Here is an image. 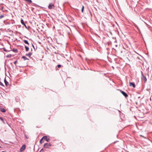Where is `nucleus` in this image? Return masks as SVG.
Wrapping results in <instances>:
<instances>
[{"label":"nucleus","mask_w":152,"mask_h":152,"mask_svg":"<svg viewBox=\"0 0 152 152\" xmlns=\"http://www.w3.org/2000/svg\"><path fill=\"white\" fill-rule=\"evenodd\" d=\"M141 72L142 74L141 79L142 80L144 81V83H145L147 81V78L146 77L143 75V72L142 71Z\"/></svg>","instance_id":"f257e3e1"},{"label":"nucleus","mask_w":152,"mask_h":152,"mask_svg":"<svg viewBox=\"0 0 152 152\" xmlns=\"http://www.w3.org/2000/svg\"><path fill=\"white\" fill-rule=\"evenodd\" d=\"M52 145L50 143H45L44 145V147L46 148H48L50 147Z\"/></svg>","instance_id":"f03ea898"},{"label":"nucleus","mask_w":152,"mask_h":152,"mask_svg":"<svg viewBox=\"0 0 152 152\" xmlns=\"http://www.w3.org/2000/svg\"><path fill=\"white\" fill-rule=\"evenodd\" d=\"M55 7V5L52 3H50L48 6V8L50 9H54Z\"/></svg>","instance_id":"7ed1b4c3"},{"label":"nucleus","mask_w":152,"mask_h":152,"mask_svg":"<svg viewBox=\"0 0 152 152\" xmlns=\"http://www.w3.org/2000/svg\"><path fill=\"white\" fill-rule=\"evenodd\" d=\"M119 90L120 91L121 93L126 98L128 97V95L125 92L122 91L121 90Z\"/></svg>","instance_id":"20e7f679"},{"label":"nucleus","mask_w":152,"mask_h":152,"mask_svg":"<svg viewBox=\"0 0 152 152\" xmlns=\"http://www.w3.org/2000/svg\"><path fill=\"white\" fill-rule=\"evenodd\" d=\"M129 86H132L134 88H135L136 87L135 85L134 82H129Z\"/></svg>","instance_id":"39448f33"},{"label":"nucleus","mask_w":152,"mask_h":152,"mask_svg":"<svg viewBox=\"0 0 152 152\" xmlns=\"http://www.w3.org/2000/svg\"><path fill=\"white\" fill-rule=\"evenodd\" d=\"M43 138L44 139V140H45L48 142H49L50 140V139L48 138L47 136H43Z\"/></svg>","instance_id":"423d86ee"},{"label":"nucleus","mask_w":152,"mask_h":152,"mask_svg":"<svg viewBox=\"0 0 152 152\" xmlns=\"http://www.w3.org/2000/svg\"><path fill=\"white\" fill-rule=\"evenodd\" d=\"M26 148V145H23L21 147L20 149V151H23Z\"/></svg>","instance_id":"0eeeda50"},{"label":"nucleus","mask_w":152,"mask_h":152,"mask_svg":"<svg viewBox=\"0 0 152 152\" xmlns=\"http://www.w3.org/2000/svg\"><path fill=\"white\" fill-rule=\"evenodd\" d=\"M4 82L6 86L7 87H8L9 85V83L7 81L6 78H5L4 79Z\"/></svg>","instance_id":"6e6552de"},{"label":"nucleus","mask_w":152,"mask_h":152,"mask_svg":"<svg viewBox=\"0 0 152 152\" xmlns=\"http://www.w3.org/2000/svg\"><path fill=\"white\" fill-rule=\"evenodd\" d=\"M21 23L26 28H27L26 25L24 21L22 19H21Z\"/></svg>","instance_id":"1a4fd4ad"},{"label":"nucleus","mask_w":152,"mask_h":152,"mask_svg":"<svg viewBox=\"0 0 152 152\" xmlns=\"http://www.w3.org/2000/svg\"><path fill=\"white\" fill-rule=\"evenodd\" d=\"M0 119L4 124H6V123L7 122L6 120H4V119H3V118H2L0 117Z\"/></svg>","instance_id":"9d476101"},{"label":"nucleus","mask_w":152,"mask_h":152,"mask_svg":"<svg viewBox=\"0 0 152 152\" xmlns=\"http://www.w3.org/2000/svg\"><path fill=\"white\" fill-rule=\"evenodd\" d=\"M24 1H26L28 4L31 3L32 2L31 0H24Z\"/></svg>","instance_id":"9b49d317"},{"label":"nucleus","mask_w":152,"mask_h":152,"mask_svg":"<svg viewBox=\"0 0 152 152\" xmlns=\"http://www.w3.org/2000/svg\"><path fill=\"white\" fill-rule=\"evenodd\" d=\"M32 54V53H28L26 54V56L30 57Z\"/></svg>","instance_id":"f8f14e48"},{"label":"nucleus","mask_w":152,"mask_h":152,"mask_svg":"<svg viewBox=\"0 0 152 152\" xmlns=\"http://www.w3.org/2000/svg\"><path fill=\"white\" fill-rule=\"evenodd\" d=\"M0 110L3 113H4L6 111L5 109L4 108H0Z\"/></svg>","instance_id":"ddd939ff"},{"label":"nucleus","mask_w":152,"mask_h":152,"mask_svg":"<svg viewBox=\"0 0 152 152\" xmlns=\"http://www.w3.org/2000/svg\"><path fill=\"white\" fill-rule=\"evenodd\" d=\"M44 139L43 138V137L40 140V144H42V143H43L44 142Z\"/></svg>","instance_id":"4468645a"},{"label":"nucleus","mask_w":152,"mask_h":152,"mask_svg":"<svg viewBox=\"0 0 152 152\" xmlns=\"http://www.w3.org/2000/svg\"><path fill=\"white\" fill-rule=\"evenodd\" d=\"M25 48L26 49V52H27L29 50V48L28 47L26 46V45H25Z\"/></svg>","instance_id":"2eb2a0df"},{"label":"nucleus","mask_w":152,"mask_h":152,"mask_svg":"<svg viewBox=\"0 0 152 152\" xmlns=\"http://www.w3.org/2000/svg\"><path fill=\"white\" fill-rule=\"evenodd\" d=\"M23 41L24 43H25V44H28V45H29V43L27 40H24Z\"/></svg>","instance_id":"dca6fc26"},{"label":"nucleus","mask_w":152,"mask_h":152,"mask_svg":"<svg viewBox=\"0 0 152 152\" xmlns=\"http://www.w3.org/2000/svg\"><path fill=\"white\" fill-rule=\"evenodd\" d=\"M22 58L24 60H28V59L26 57L24 56H22Z\"/></svg>","instance_id":"f3484780"},{"label":"nucleus","mask_w":152,"mask_h":152,"mask_svg":"<svg viewBox=\"0 0 152 152\" xmlns=\"http://www.w3.org/2000/svg\"><path fill=\"white\" fill-rule=\"evenodd\" d=\"M120 53H121V55L122 56H124V54H123V51H121L120 52Z\"/></svg>","instance_id":"a211bd4d"},{"label":"nucleus","mask_w":152,"mask_h":152,"mask_svg":"<svg viewBox=\"0 0 152 152\" xmlns=\"http://www.w3.org/2000/svg\"><path fill=\"white\" fill-rule=\"evenodd\" d=\"M11 54H9L6 56V57L7 58H11Z\"/></svg>","instance_id":"6ab92c4d"},{"label":"nucleus","mask_w":152,"mask_h":152,"mask_svg":"<svg viewBox=\"0 0 152 152\" xmlns=\"http://www.w3.org/2000/svg\"><path fill=\"white\" fill-rule=\"evenodd\" d=\"M84 6H82V9H81V12L83 13V12L84 11Z\"/></svg>","instance_id":"aec40b11"},{"label":"nucleus","mask_w":152,"mask_h":152,"mask_svg":"<svg viewBox=\"0 0 152 152\" xmlns=\"http://www.w3.org/2000/svg\"><path fill=\"white\" fill-rule=\"evenodd\" d=\"M13 50L14 52H17L18 51V50L17 49H13Z\"/></svg>","instance_id":"412c9836"},{"label":"nucleus","mask_w":152,"mask_h":152,"mask_svg":"<svg viewBox=\"0 0 152 152\" xmlns=\"http://www.w3.org/2000/svg\"><path fill=\"white\" fill-rule=\"evenodd\" d=\"M0 85L1 86H4V84L1 82H0Z\"/></svg>","instance_id":"4be33fe9"},{"label":"nucleus","mask_w":152,"mask_h":152,"mask_svg":"<svg viewBox=\"0 0 152 152\" xmlns=\"http://www.w3.org/2000/svg\"><path fill=\"white\" fill-rule=\"evenodd\" d=\"M4 17V15H1L0 16V19Z\"/></svg>","instance_id":"5701e85b"},{"label":"nucleus","mask_w":152,"mask_h":152,"mask_svg":"<svg viewBox=\"0 0 152 152\" xmlns=\"http://www.w3.org/2000/svg\"><path fill=\"white\" fill-rule=\"evenodd\" d=\"M57 66L58 68H60L61 67V65L60 64H58L57 65Z\"/></svg>","instance_id":"b1692460"},{"label":"nucleus","mask_w":152,"mask_h":152,"mask_svg":"<svg viewBox=\"0 0 152 152\" xmlns=\"http://www.w3.org/2000/svg\"><path fill=\"white\" fill-rule=\"evenodd\" d=\"M17 62V60H16V61H15L14 62V63L15 64H16Z\"/></svg>","instance_id":"393cba45"},{"label":"nucleus","mask_w":152,"mask_h":152,"mask_svg":"<svg viewBox=\"0 0 152 152\" xmlns=\"http://www.w3.org/2000/svg\"><path fill=\"white\" fill-rule=\"evenodd\" d=\"M39 152H43V149H42Z\"/></svg>","instance_id":"a878e982"},{"label":"nucleus","mask_w":152,"mask_h":152,"mask_svg":"<svg viewBox=\"0 0 152 152\" xmlns=\"http://www.w3.org/2000/svg\"><path fill=\"white\" fill-rule=\"evenodd\" d=\"M90 14H91V16H92V13H91V12L90 11Z\"/></svg>","instance_id":"bb28decb"},{"label":"nucleus","mask_w":152,"mask_h":152,"mask_svg":"<svg viewBox=\"0 0 152 152\" xmlns=\"http://www.w3.org/2000/svg\"><path fill=\"white\" fill-rule=\"evenodd\" d=\"M32 46L33 47H34V45H33V44H32Z\"/></svg>","instance_id":"cd10ccee"},{"label":"nucleus","mask_w":152,"mask_h":152,"mask_svg":"<svg viewBox=\"0 0 152 152\" xmlns=\"http://www.w3.org/2000/svg\"><path fill=\"white\" fill-rule=\"evenodd\" d=\"M2 152H6L5 151H2Z\"/></svg>","instance_id":"c85d7f7f"},{"label":"nucleus","mask_w":152,"mask_h":152,"mask_svg":"<svg viewBox=\"0 0 152 152\" xmlns=\"http://www.w3.org/2000/svg\"><path fill=\"white\" fill-rule=\"evenodd\" d=\"M3 7H1V9H2H2H3Z\"/></svg>","instance_id":"c756f323"},{"label":"nucleus","mask_w":152,"mask_h":152,"mask_svg":"<svg viewBox=\"0 0 152 152\" xmlns=\"http://www.w3.org/2000/svg\"><path fill=\"white\" fill-rule=\"evenodd\" d=\"M4 51H6V50H4Z\"/></svg>","instance_id":"7c9ffc66"}]
</instances>
